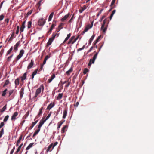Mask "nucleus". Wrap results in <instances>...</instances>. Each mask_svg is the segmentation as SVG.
<instances>
[{"label": "nucleus", "instance_id": "nucleus-1", "mask_svg": "<svg viewBox=\"0 0 154 154\" xmlns=\"http://www.w3.org/2000/svg\"><path fill=\"white\" fill-rule=\"evenodd\" d=\"M60 30V29H59L58 30H56L55 32L53 33L51 37L49 39V40L47 43L46 45V47H48L51 44L52 42L54 40L56 37H57L59 36V33H58V32Z\"/></svg>", "mask_w": 154, "mask_h": 154}, {"label": "nucleus", "instance_id": "nucleus-2", "mask_svg": "<svg viewBox=\"0 0 154 154\" xmlns=\"http://www.w3.org/2000/svg\"><path fill=\"white\" fill-rule=\"evenodd\" d=\"M108 23V20L105 19L103 21V23L100 29L103 33H105L107 30Z\"/></svg>", "mask_w": 154, "mask_h": 154}, {"label": "nucleus", "instance_id": "nucleus-3", "mask_svg": "<svg viewBox=\"0 0 154 154\" xmlns=\"http://www.w3.org/2000/svg\"><path fill=\"white\" fill-rule=\"evenodd\" d=\"M98 54V52L96 53L93 56V58L90 59L89 62L88 64L89 66H91V64L94 63L95 60L97 57Z\"/></svg>", "mask_w": 154, "mask_h": 154}, {"label": "nucleus", "instance_id": "nucleus-4", "mask_svg": "<svg viewBox=\"0 0 154 154\" xmlns=\"http://www.w3.org/2000/svg\"><path fill=\"white\" fill-rule=\"evenodd\" d=\"M42 88L43 90L44 87L42 85H41L40 87L36 90L35 95L34 96V98H36L38 95L41 93Z\"/></svg>", "mask_w": 154, "mask_h": 154}, {"label": "nucleus", "instance_id": "nucleus-5", "mask_svg": "<svg viewBox=\"0 0 154 154\" xmlns=\"http://www.w3.org/2000/svg\"><path fill=\"white\" fill-rule=\"evenodd\" d=\"M93 26V23L92 22L91 24H88L85 27V29L82 32V34L83 35L86 32H87L89 29L91 28Z\"/></svg>", "mask_w": 154, "mask_h": 154}, {"label": "nucleus", "instance_id": "nucleus-6", "mask_svg": "<svg viewBox=\"0 0 154 154\" xmlns=\"http://www.w3.org/2000/svg\"><path fill=\"white\" fill-rule=\"evenodd\" d=\"M45 20L43 18H42L38 20V23L39 26H43L45 24Z\"/></svg>", "mask_w": 154, "mask_h": 154}, {"label": "nucleus", "instance_id": "nucleus-7", "mask_svg": "<svg viewBox=\"0 0 154 154\" xmlns=\"http://www.w3.org/2000/svg\"><path fill=\"white\" fill-rule=\"evenodd\" d=\"M24 51L22 49L20 51L19 54L17 57L16 59L17 60L20 59L23 56L24 54Z\"/></svg>", "mask_w": 154, "mask_h": 154}, {"label": "nucleus", "instance_id": "nucleus-8", "mask_svg": "<svg viewBox=\"0 0 154 154\" xmlns=\"http://www.w3.org/2000/svg\"><path fill=\"white\" fill-rule=\"evenodd\" d=\"M45 121L46 120H44V118H42L39 122V125L38 127V128L40 129L41 127L44 124Z\"/></svg>", "mask_w": 154, "mask_h": 154}, {"label": "nucleus", "instance_id": "nucleus-9", "mask_svg": "<svg viewBox=\"0 0 154 154\" xmlns=\"http://www.w3.org/2000/svg\"><path fill=\"white\" fill-rule=\"evenodd\" d=\"M70 13H68L67 14L65 15L63 18L61 19V21L62 22H64L70 16Z\"/></svg>", "mask_w": 154, "mask_h": 154}, {"label": "nucleus", "instance_id": "nucleus-10", "mask_svg": "<svg viewBox=\"0 0 154 154\" xmlns=\"http://www.w3.org/2000/svg\"><path fill=\"white\" fill-rule=\"evenodd\" d=\"M20 41H19L17 42L15 45L14 47V49L15 51V52L18 50V47L19 46L20 44Z\"/></svg>", "mask_w": 154, "mask_h": 154}, {"label": "nucleus", "instance_id": "nucleus-11", "mask_svg": "<svg viewBox=\"0 0 154 154\" xmlns=\"http://www.w3.org/2000/svg\"><path fill=\"white\" fill-rule=\"evenodd\" d=\"M34 65V62L32 60H31V62L27 67V69H29L32 68Z\"/></svg>", "mask_w": 154, "mask_h": 154}, {"label": "nucleus", "instance_id": "nucleus-12", "mask_svg": "<svg viewBox=\"0 0 154 154\" xmlns=\"http://www.w3.org/2000/svg\"><path fill=\"white\" fill-rule=\"evenodd\" d=\"M67 110L66 109H65L64 110L63 112V115L62 118L63 119H65L67 115Z\"/></svg>", "mask_w": 154, "mask_h": 154}, {"label": "nucleus", "instance_id": "nucleus-13", "mask_svg": "<svg viewBox=\"0 0 154 154\" xmlns=\"http://www.w3.org/2000/svg\"><path fill=\"white\" fill-rule=\"evenodd\" d=\"M87 8V6L85 5L83 7H81V9L79 10V12L80 13H82L83 11L85 10Z\"/></svg>", "mask_w": 154, "mask_h": 154}, {"label": "nucleus", "instance_id": "nucleus-14", "mask_svg": "<svg viewBox=\"0 0 154 154\" xmlns=\"http://www.w3.org/2000/svg\"><path fill=\"white\" fill-rule=\"evenodd\" d=\"M55 77L54 74H53L51 76L50 78L48 80V83H50Z\"/></svg>", "mask_w": 154, "mask_h": 154}, {"label": "nucleus", "instance_id": "nucleus-15", "mask_svg": "<svg viewBox=\"0 0 154 154\" xmlns=\"http://www.w3.org/2000/svg\"><path fill=\"white\" fill-rule=\"evenodd\" d=\"M38 70V69H35V70L32 72V79L34 78V76L37 73V72Z\"/></svg>", "mask_w": 154, "mask_h": 154}, {"label": "nucleus", "instance_id": "nucleus-16", "mask_svg": "<svg viewBox=\"0 0 154 154\" xmlns=\"http://www.w3.org/2000/svg\"><path fill=\"white\" fill-rule=\"evenodd\" d=\"M18 113L17 112H16L14 113L11 117V119L13 120L16 119V117L18 115Z\"/></svg>", "mask_w": 154, "mask_h": 154}, {"label": "nucleus", "instance_id": "nucleus-17", "mask_svg": "<svg viewBox=\"0 0 154 154\" xmlns=\"http://www.w3.org/2000/svg\"><path fill=\"white\" fill-rule=\"evenodd\" d=\"M54 105V103H51L48 106V107L47 108V109H48L50 110V109L51 108H52Z\"/></svg>", "mask_w": 154, "mask_h": 154}, {"label": "nucleus", "instance_id": "nucleus-18", "mask_svg": "<svg viewBox=\"0 0 154 154\" xmlns=\"http://www.w3.org/2000/svg\"><path fill=\"white\" fill-rule=\"evenodd\" d=\"M34 144V143H30L28 146L26 147V150H27L30 149L33 146Z\"/></svg>", "mask_w": 154, "mask_h": 154}, {"label": "nucleus", "instance_id": "nucleus-19", "mask_svg": "<svg viewBox=\"0 0 154 154\" xmlns=\"http://www.w3.org/2000/svg\"><path fill=\"white\" fill-rule=\"evenodd\" d=\"M65 122V120H64L63 121H60V122H59L58 123V127L57 128V129L59 130L60 128V127L61 125H62L63 123V122Z\"/></svg>", "mask_w": 154, "mask_h": 154}, {"label": "nucleus", "instance_id": "nucleus-20", "mask_svg": "<svg viewBox=\"0 0 154 154\" xmlns=\"http://www.w3.org/2000/svg\"><path fill=\"white\" fill-rule=\"evenodd\" d=\"M52 146L53 143H51L50 145H49L47 149L46 150V152H48L49 151H51L53 149H51V148Z\"/></svg>", "mask_w": 154, "mask_h": 154}, {"label": "nucleus", "instance_id": "nucleus-21", "mask_svg": "<svg viewBox=\"0 0 154 154\" xmlns=\"http://www.w3.org/2000/svg\"><path fill=\"white\" fill-rule=\"evenodd\" d=\"M27 73V72L23 74V76L21 77L22 81H23V80H24L26 79Z\"/></svg>", "mask_w": 154, "mask_h": 154}, {"label": "nucleus", "instance_id": "nucleus-22", "mask_svg": "<svg viewBox=\"0 0 154 154\" xmlns=\"http://www.w3.org/2000/svg\"><path fill=\"white\" fill-rule=\"evenodd\" d=\"M7 108V104H6L2 109H0V112L2 113L5 111Z\"/></svg>", "mask_w": 154, "mask_h": 154}, {"label": "nucleus", "instance_id": "nucleus-23", "mask_svg": "<svg viewBox=\"0 0 154 154\" xmlns=\"http://www.w3.org/2000/svg\"><path fill=\"white\" fill-rule=\"evenodd\" d=\"M54 14V12H52V13H51V14H50V15L48 19V21H50L51 20L52 18L53 17Z\"/></svg>", "mask_w": 154, "mask_h": 154}, {"label": "nucleus", "instance_id": "nucleus-24", "mask_svg": "<svg viewBox=\"0 0 154 154\" xmlns=\"http://www.w3.org/2000/svg\"><path fill=\"white\" fill-rule=\"evenodd\" d=\"M38 121V120H36L35 122H33L32 123V125L31 126L29 127V129H32V128L34 126V125L37 123Z\"/></svg>", "mask_w": 154, "mask_h": 154}, {"label": "nucleus", "instance_id": "nucleus-25", "mask_svg": "<svg viewBox=\"0 0 154 154\" xmlns=\"http://www.w3.org/2000/svg\"><path fill=\"white\" fill-rule=\"evenodd\" d=\"M75 38V36H72L71 37V38H70V39H69V41H68V44H69L71 43L72 44V42L73 41V40Z\"/></svg>", "mask_w": 154, "mask_h": 154}, {"label": "nucleus", "instance_id": "nucleus-26", "mask_svg": "<svg viewBox=\"0 0 154 154\" xmlns=\"http://www.w3.org/2000/svg\"><path fill=\"white\" fill-rule=\"evenodd\" d=\"M100 37H101L100 36H99L97 37V39L95 40V41L94 42V45H96V44H97V43L99 42Z\"/></svg>", "mask_w": 154, "mask_h": 154}, {"label": "nucleus", "instance_id": "nucleus-27", "mask_svg": "<svg viewBox=\"0 0 154 154\" xmlns=\"http://www.w3.org/2000/svg\"><path fill=\"white\" fill-rule=\"evenodd\" d=\"M67 126L66 125H65L62 128L61 132L62 133H64L65 131V129L67 128Z\"/></svg>", "mask_w": 154, "mask_h": 154}, {"label": "nucleus", "instance_id": "nucleus-28", "mask_svg": "<svg viewBox=\"0 0 154 154\" xmlns=\"http://www.w3.org/2000/svg\"><path fill=\"white\" fill-rule=\"evenodd\" d=\"M15 83L16 85V86L18 85L19 83V78L17 79L15 81Z\"/></svg>", "mask_w": 154, "mask_h": 154}, {"label": "nucleus", "instance_id": "nucleus-29", "mask_svg": "<svg viewBox=\"0 0 154 154\" xmlns=\"http://www.w3.org/2000/svg\"><path fill=\"white\" fill-rule=\"evenodd\" d=\"M13 47L12 46L10 48V49L9 50H8V51L7 52V53L6 54V56H8L11 53V52L12 51V50H13Z\"/></svg>", "mask_w": 154, "mask_h": 154}, {"label": "nucleus", "instance_id": "nucleus-30", "mask_svg": "<svg viewBox=\"0 0 154 154\" xmlns=\"http://www.w3.org/2000/svg\"><path fill=\"white\" fill-rule=\"evenodd\" d=\"M42 0H40L39 1V2L36 5V6H37V7L38 8H39L40 7V6L41 3H42Z\"/></svg>", "mask_w": 154, "mask_h": 154}, {"label": "nucleus", "instance_id": "nucleus-31", "mask_svg": "<svg viewBox=\"0 0 154 154\" xmlns=\"http://www.w3.org/2000/svg\"><path fill=\"white\" fill-rule=\"evenodd\" d=\"M40 130V129H38L36 130V131H35V133H34V134H33V137H34L39 132Z\"/></svg>", "mask_w": 154, "mask_h": 154}, {"label": "nucleus", "instance_id": "nucleus-32", "mask_svg": "<svg viewBox=\"0 0 154 154\" xmlns=\"http://www.w3.org/2000/svg\"><path fill=\"white\" fill-rule=\"evenodd\" d=\"M71 34L69 33V34H68L67 35V37L65 38V39L64 40L63 43H65L70 38V37L71 36Z\"/></svg>", "mask_w": 154, "mask_h": 154}, {"label": "nucleus", "instance_id": "nucleus-33", "mask_svg": "<svg viewBox=\"0 0 154 154\" xmlns=\"http://www.w3.org/2000/svg\"><path fill=\"white\" fill-rule=\"evenodd\" d=\"M42 111L39 110V112L38 114V115L36 116L35 118L36 119L38 118L39 117H40L41 116V115L42 114Z\"/></svg>", "mask_w": 154, "mask_h": 154}, {"label": "nucleus", "instance_id": "nucleus-34", "mask_svg": "<svg viewBox=\"0 0 154 154\" xmlns=\"http://www.w3.org/2000/svg\"><path fill=\"white\" fill-rule=\"evenodd\" d=\"M23 91H24V89L23 88H22L21 89V90L20 92V96L21 97H22L23 96Z\"/></svg>", "mask_w": 154, "mask_h": 154}, {"label": "nucleus", "instance_id": "nucleus-35", "mask_svg": "<svg viewBox=\"0 0 154 154\" xmlns=\"http://www.w3.org/2000/svg\"><path fill=\"white\" fill-rule=\"evenodd\" d=\"M14 35V32H13L11 35V36L9 39V40H12L15 37Z\"/></svg>", "mask_w": 154, "mask_h": 154}, {"label": "nucleus", "instance_id": "nucleus-36", "mask_svg": "<svg viewBox=\"0 0 154 154\" xmlns=\"http://www.w3.org/2000/svg\"><path fill=\"white\" fill-rule=\"evenodd\" d=\"M56 22H55V23H53L52 24L51 27L50 28V29H51L52 30H53V29H54L55 28V27L56 26Z\"/></svg>", "mask_w": 154, "mask_h": 154}, {"label": "nucleus", "instance_id": "nucleus-37", "mask_svg": "<svg viewBox=\"0 0 154 154\" xmlns=\"http://www.w3.org/2000/svg\"><path fill=\"white\" fill-rule=\"evenodd\" d=\"M10 83L9 81L8 80H7L5 81V83L3 86V87H5L6 85Z\"/></svg>", "mask_w": 154, "mask_h": 154}, {"label": "nucleus", "instance_id": "nucleus-38", "mask_svg": "<svg viewBox=\"0 0 154 154\" xmlns=\"http://www.w3.org/2000/svg\"><path fill=\"white\" fill-rule=\"evenodd\" d=\"M63 94L62 93H59L57 97V99L59 100L61 99L63 97Z\"/></svg>", "mask_w": 154, "mask_h": 154}, {"label": "nucleus", "instance_id": "nucleus-39", "mask_svg": "<svg viewBox=\"0 0 154 154\" xmlns=\"http://www.w3.org/2000/svg\"><path fill=\"white\" fill-rule=\"evenodd\" d=\"M116 11V10H113L111 15H110V19L111 20V19L112 18L113 15L115 13V12Z\"/></svg>", "mask_w": 154, "mask_h": 154}, {"label": "nucleus", "instance_id": "nucleus-40", "mask_svg": "<svg viewBox=\"0 0 154 154\" xmlns=\"http://www.w3.org/2000/svg\"><path fill=\"white\" fill-rule=\"evenodd\" d=\"M32 25V22L31 21H29L28 23L27 24V28L28 29L30 28L31 27Z\"/></svg>", "mask_w": 154, "mask_h": 154}, {"label": "nucleus", "instance_id": "nucleus-41", "mask_svg": "<svg viewBox=\"0 0 154 154\" xmlns=\"http://www.w3.org/2000/svg\"><path fill=\"white\" fill-rule=\"evenodd\" d=\"M4 129L2 128L0 131V138H1L2 135L4 134Z\"/></svg>", "mask_w": 154, "mask_h": 154}, {"label": "nucleus", "instance_id": "nucleus-42", "mask_svg": "<svg viewBox=\"0 0 154 154\" xmlns=\"http://www.w3.org/2000/svg\"><path fill=\"white\" fill-rule=\"evenodd\" d=\"M72 69L71 68L66 72V73L67 75H69L70 73L72 72Z\"/></svg>", "mask_w": 154, "mask_h": 154}, {"label": "nucleus", "instance_id": "nucleus-43", "mask_svg": "<svg viewBox=\"0 0 154 154\" xmlns=\"http://www.w3.org/2000/svg\"><path fill=\"white\" fill-rule=\"evenodd\" d=\"M116 0H112L111 4L110 5V7L112 8H113V7H112L114 5Z\"/></svg>", "mask_w": 154, "mask_h": 154}, {"label": "nucleus", "instance_id": "nucleus-44", "mask_svg": "<svg viewBox=\"0 0 154 154\" xmlns=\"http://www.w3.org/2000/svg\"><path fill=\"white\" fill-rule=\"evenodd\" d=\"M89 71V70L87 68H85L84 69L83 73L84 74H85Z\"/></svg>", "mask_w": 154, "mask_h": 154}, {"label": "nucleus", "instance_id": "nucleus-45", "mask_svg": "<svg viewBox=\"0 0 154 154\" xmlns=\"http://www.w3.org/2000/svg\"><path fill=\"white\" fill-rule=\"evenodd\" d=\"M9 117V116L8 115H7L6 116L4 119V122H7L8 120V119Z\"/></svg>", "mask_w": 154, "mask_h": 154}, {"label": "nucleus", "instance_id": "nucleus-46", "mask_svg": "<svg viewBox=\"0 0 154 154\" xmlns=\"http://www.w3.org/2000/svg\"><path fill=\"white\" fill-rule=\"evenodd\" d=\"M25 23L26 21H23L22 23L21 26L20 28L24 29L25 27Z\"/></svg>", "mask_w": 154, "mask_h": 154}, {"label": "nucleus", "instance_id": "nucleus-47", "mask_svg": "<svg viewBox=\"0 0 154 154\" xmlns=\"http://www.w3.org/2000/svg\"><path fill=\"white\" fill-rule=\"evenodd\" d=\"M7 91V89H6L5 90H4L2 92V96H4L6 94V92Z\"/></svg>", "mask_w": 154, "mask_h": 154}, {"label": "nucleus", "instance_id": "nucleus-48", "mask_svg": "<svg viewBox=\"0 0 154 154\" xmlns=\"http://www.w3.org/2000/svg\"><path fill=\"white\" fill-rule=\"evenodd\" d=\"M23 144L22 143L19 146V147L17 150V152H19V151H20V150L21 149V147L22 146H23Z\"/></svg>", "mask_w": 154, "mask_h": 154}, {"label": "nucleus", "instance_id": "nucleus-49", "mask_svg": "<svg viewBox=\"0 0 154 154\" xmlns=\"http://www.w3.org/2000/svg\"><path fill=\"white\" fill-rule=\"evenodd\" d=\"M14 54H12L11 56L9 57L7 59V61L8 62H9L11 60V58L13 56Z\"/></svg>", "mask_w": 154, "mask_h": 154}, {"label": "nucleus", "instance_id": "nucleus-50", "mask_svg": "<svg viewBox=\"0 0 154 154\" xmlns=\"http://www.w3.org/2000/svg\"><path fill=\"white\" fill-rule=\"evenodd\" d=\"M23 137V135L21 134L20 136V137L19 138V139L17 140V142H18V143H20V141L21 140L22 138Z\"/></svg>", "mask_w": 154, "mask_h": 154}, {"label": "nucleus", "instance_id": "nucleus-51", "mask_svg": "<svg viewBox=\"0 0 154 154\" xmlns=\"http://www.w3.org/2000/svg\"><path fill=\"white\" fill-rule=\"evenodd\" d=\"M95 35H93L89 39V40L92 42V41L94 39L95 37Z\"/></svg>", "mask_w": 154, "mask_h": 154}, {"label": "nucleus", "instance_id": "nucleus-52", "mask_svg": "<svg viewBox=\"0 0 154 154\" xmlns=\"http://www.w3.org/2000/svg\"><path fill=\"white\" fill-rule=\"evenodd\" d=\"M13 91H14V90H10V91H9V96H10L13 93Z\"/></svg>", "mask_w": 154, "mask_h": 154}, {"label": "nucleus", "instance_id": "nucleus-53", "mask_svg": "<svg viewBox=\"0 0 154 154\" xmlns=\"http://www.w3.org/2000/svg\"><path fill=\"white\" fill-rule=\"evenodd\" d=\"M85 48V45H84L81 48H79L78 49L77 51H81L83 49Z\"/></svg>", "mask_w": 154, "mask_h": 154}, {"label": "nucleus", "instance_id": "nucleus-54", "mask_svg": "<svg viewBox=\"0 0 154 154\" xmlns=\"http://www.w3.org/2000/svg\"><path fill=\"white\" fill-rule=\"evenodd\" d=\"M52 30L51 29H49V30L47 32V34L48 35H49L51 33Z\"/></svg>", "mask_w": 154, "mask_h": 154}, {"label": "nucleus", "instance_id": "nucleus-55", "mask_svg": "<svg viewBox=\"0 0 154 154\" xmlns=\"http://www.w3.org/2000/svg\"><path fill=\"white\" fill-rule=\"evenodd\" d=\"M32 10H31L29 11L27 14V16L30 15L32 13Z\"/></svg>", "mask_w": 154, "mask_h": 154}, {"label": "nucleus", "instance_id": "nucleus-56", "mask_svg": "<svg viewBox=\"0 0 154 154\" xmlns=\"http://www.w3.org/2000/svg\"><path fill=\"white\" fill-rule=\"evenodd\" d=\"M79 36H78L76 38L74 39V40L72 42V44H74L76 41L78 39Z\"/></svg>", "mask_w": 154, "mask_h": 154}, {"label": "nucleus", "instance_id": "nucleus-57", "mask_svg": "<svg viewBox=\"0 0 154 154\" xmlns=\"http://www.w3.org/2000/svg\"><path fill=\"white\" fill-rule=\"evenodd\" d=\"M103 9H101L100 11L98 12V14H97V17L99 16L101 13L102 12V11H103Z\"/></svg>", "mask_w": 154, "mask_h": 154}, {"label": "nucleus", "instance_id": "nucleus-58", "mask_svg": "<svg viewBox=\"0 0 154 154\" xmlns=\"http://www.w3.org/2000/svg\"><path fill=\"white\" fill-rule=\"evenodd\" d=\"M15 147H14L12 150L11 151L10 154H13L15 150Z\"/></svg>", "mask_w": 154, "mask_h": 154}, {"label": "nucleus", "instance_id": "nucleus-59", "mask_svg": "<svg viewBox=\"0 0 154 154\" xmlns=\"http://www.w3.org/2000/svg\"><path fill=\"white\" fill-rule=\"evenodd\" d=\"M74 15L73 14V15L72 16V17L70 19V20H69V23H71V22H72V20H73V18H74Z\"/></svg>", "mask_w": 154, "mask_h": 154}, {"label": "nucleus", "instance_id": "nucleus-60", "mask_svg": "<svg viewBox=\"0 0 154 154\" xmlns=\"http://www.w3.org/2000/svg\"><path fill=\"white\" fill-rule=\"evenodd\" d=\"M4 17V16L2 14L0 15V21L2 20Z\"/></svg>", "mask_w": 154, "mask_h": 154}, {"label": "nucleus", "instance_id": "nucleus-61", "mask_svg": "<svg viewBox=\"0 0 154 154\" xmlns=\"http://www.w3.org/2000/svg\"><path fill=\"white\" fill-rule=\"evenodd\" d=\"M105 17V15H103L102 17L101 18V19H100L99 21L100 22H101L103 20Z\"/></svg>", "mask_w": 154, "mask_h": 154}, {"label": "nucleus", "instance_id": "nucleus-62", "mask_svg": "<svg viewBox=\"0 0 154 154\" xmlns=\"http://www.w3.org/2000/svg\"><path fill=\"white\" fill-rule=\"evenodd\" d=\"M58 144V142H56L54 143L53 144V145L52 149Z\"/></svg>", "mask_w": 154, "mask_h": 154}, {"label": "nucleus", "instance_id": "nucleus-63", "mask_svg": "<svg viewBox=\"0 0 154 154\" xmlns=\"http://www.w3.org/2000/svg\"><path fill=\"white\" fill-rule=\"evenodd\" d=\"M51 115V113H49V114H48V115L47 116V117L45 120H46V121L50 117Z\"/></svg>", "mask_w": 154, "mask_h": 154}, {"label": "nucleus", "instance_id": "nucleus-64", "mask_svg": "<svg viewBox=\"0 0 154 154\" xmlns=\"http://www.w3.org/2000/svg\"><path fill=\"white\" fill-rule=\"evenodd\" d=\"M43 65H41V67L39 69V72L41 71L43 69Z\"/></svg>", "mask_w": 154, "mask_h": 154}]
</instances>
